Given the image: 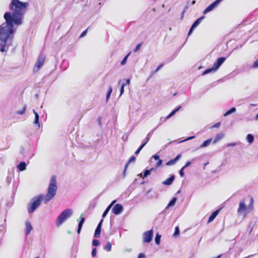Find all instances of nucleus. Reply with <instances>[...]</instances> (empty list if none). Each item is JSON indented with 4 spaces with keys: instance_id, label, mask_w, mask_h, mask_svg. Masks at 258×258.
I'll return each instance as SVG.
<instances>
[{
    "instance_id": "21",
    "label": "nucleus",
    "mask_w": 258,
    "mask_h": 258,
    "mask_svg": "<svg viewBox=\"0 0 258 258\" xmlns=\"http://www.w3.org/2000/svg\"><path fill=\"white\" fill-rule=\"evenodd\" d=\"M236 111V108L233 107L227 110L224 114V116L230 115V114Z\"/></svg>"
},
{
    "instance_id": "10",
    "label": "nucleus",
    "mask_w": 258,
    "mask_h": 258,
    "mask_svg": "<svg viewBox=\"0 0 258 258\" xmlns=\"http://www.w3.org/2000/svg\"><path fill=\"white\" fill-rule=\"evenodd\" d=\"M225 60L226 58L225 57L218 58L217 61L214 63L213 67L217 71Z\"/></svg>"
},
{
    "instance_id": "58",
    "label": "nucleus",
    "mask_w": 258,
    "mask_h": 258,
    "mask_svg": "<svg viewBox=\"0 0 258 258\" xmlns=\"http://www.w3.org/2000/svg\"><path fill=\"white\" fill-rule=\"evenodd\" d=\"M148 142L146 141V140H145V139H144V141H143V142H142V144L143 146H145L147 144V143H148Z\"/></svg>"
},
{
    "instance_id": "20",
    "label": "nucleus",
    "mask_w": 258,
    "mask_h": 258,
    "mask_svg": "<svg viewBox=\"0 0 258 258\" xmlns=\"http://www.w3.org/2000/svg\"><path fill=\"white\" fill-rule=\"evenodd\" d=\"M216 71H217V70L215 69L214 67H213L212 68L207 69L205 71H204L202 73V75H205L210 73L215 72Z\"/></svg>"
},
{
    "instance_id": "55",
    "label": "nucleus",
    "mask_w": 258,
    "mask_h": 258,
    "mask_svg": "<svg viewBox=\"0 0 258 258\" xmlns=\"http://www.w3.org/2000/svg\"><path fill=\"white\" fill-rule=\"evenodd\" d=\"M108 212L106 210L104 211V212H103V214H102V218H104L105 217V216L107 215V214H108Z\"/></svg>"
},
{
    "instance_id": "23",
    "label": "nucleus",
    "mask_w": 258,
    "mask_h": 258,
    "mask_svg": "<svg viewBox=\"0 0 258 258\" xmlns=\"http://www.w3.org/2000/svg\"><path fill=\"white\" fill-rule=\"evenodd\" d=\"M101 230V229L96 227L94 234V236L96 238L99 237L100 236Z\"/></svg>"
},
{
    "instance_id": "35",
    "label": "nucleus",
    "mask_w": 258,
    "mask_h": 258,
    "mask_svg": "<svg viewBox=\"0 0 258 258\" xmlns=\"http://www.w3.org/2000/svg\"><path fill=\"white\" fill-rule=\"evenodd\" d=\"M179 232H180L179 229L178 227L176 226L175 228V231L173 234V235L175 236L178 235L179 234Z\"/></svg>"
},
{
    "instance_id": "48",
    "label": "nucleus",
    "mask_w": 258,
    "mask_h": 258,
    "mask_svg": "<svg viewBox=\"0 0 258 258\" xmlns=\"http://www.w3.org/2000/svg\"><path fill=\"white\" fill-rule=\"evenodd\" d=\"M103 221V219L101 220V221L99 222V223H98L97 227V228H99L100 229H101V226H102V222Z\"/></svg>"
},
{
    "instance_id": "62",
    "label": "nucleus",
    "mask_w": 258,
    "mask_h": 258,
    "mask_svg": "<svg viewBox=\"0 0 258 258\" xmlns=\"http://www.w3.org/2000/svg\"><path fill=\"white\" fill-rule=\"evenodd\" d=\"M140 150H139L138 149L136 151V152H135V154L136 155H138L139 154V153L140 152Z\"/></svg>"
},
{
    "instance_id": "13",
    "label": "nucleus",
    "mask_w": 258,
    "mask_h": 258,
    "mask_svg": "<svg viewBox=\"0 0 258 258\" xmlns=\"http://www.w3.org/2000/svg\"><path fill=\"white\" fill-rule=\"evenodd\" d=\"M85 219L84 217H82V214L80 216V221L79 222L78 224V227L77 229V233L78 234H80V232L81 231L82 228L83 227V225L85 222Z\"/></svg>"
},
{
    "instance_id": "30",
    "label": "nucleus",
    "mask_w": 258,
    "mask_h": 258,
    "mask_svg": "<svg viewBox=\"0 0 258 258\" xmlns=\"http://www.w3.org/2000/svg\"><path fill=\"white\" fill-rule=\"evenodd\" d=\"M26 109V106L25 105L24 106V107L21 110H18L17 111V114L22 115L25 113Z\"/></svg>"
},
{
    "instance_id": "42",
    "label": "nucleus",
    "mask_w": 258,
    "mask_h": 258,
    "mask_svg": "<svg viewBox=\"0 0 258 258\" xmlns=\"http://www.w3.org/2000/svg\"><path fill=\"white\" fill-rule=\"evenodd\" d=\"M96 253H97V250H96V248H94L93 249H92V255L93 256H96Z\"/></svg>"
},
{
    "instance_id": "44",
    "label": "nucleus",
    "mask_w": 258,
    "mask_h": 258,
    "mask_svg": "<svg viewBox=\"0 0 258 258\" xmlns=\"http://www.w3.org/2000/svg\"><path fill=\"white\" fill-rule=\"evenodd\" d=\"M195 138V136H191V137H188L187 138H186V139H185V140H184L183 141H181L180 142H184V141H188V140L193 139Z\"/></svg>"
},
{
    "instance_id": "51",
    "label": "nucleus",
    "mask_w": 258,
    "mask_h": 258,
    "mask_svg": "<svg viewBox=\"0 0 258 258\" xmlns=\"http://www.w3.org/2000/svg\"><path fill=\"white\" fill-rule=\"evenodd\" d=\"M236 145V143H229L227 145V147H233V146H235Z\"/></svg>"
},
{
    "instance_id": "57",
    "label": "nucleus",
    "mask_w": 258,
    "mask_h": 258,
    "mask_svg": "<svg viewBox=\"0 0 258 258\" xmlns=\"http://www.w3.org/2000/svg\"><path fill=\"white\" fill-rule=\"evenodd\" d=\"M98 120L99 125V126H101V117H99L98 118Z\"/></svg>"
},
{
    "instance_id": "16",
    "label": "nucleus",
    "mask_w": 258,
    "mask_h": 258,
    "mask_svg": "<svg viewBox=\"0 0 258 258\" xmlns=\"http://www.w3.org/2000/svg\"><path fill=\"white\" fill-rule=\"evenodd\" d=\"M224 136H225V134L223 133H220L218 134L216 136L214 140H213V144L216 143L217 142L219 141L220 140L223 139L224 138Z\"/></svg>"
},
{
    "instance_id": "38",
    "label": "nucleus",
    "mask_w": 258,
    "mask_h": 258,
    "mask_svg": "<svg viewBox=\"0 0 258 258\" xmlns=\"http://www.w3.org/2000/svg\"><path fill=\"white\" fill-rule=\"evenodd\" d=\"M185 168H183V167H182L181 169L179 170V174L181 177H183L184 175V169Z\"/></svg>"
},
{
    "instance_id": "9",
    "label": "nucleus",
    "mask_w": 258,
    "mask_h": 258,
    "mask_svg": "<svg viewBox=\"0 0 258 258\" xmlns=\"http://www.w3.org/2000/svg\"><path fill=\"white\" fill-rule=\"evenodd\" d=\"M123 208L121 205L117 204L115 205L112 209V212L115 215L120 214L123 211Z\"/></svg>"
},
{
    "instance_id": "6",
    "label": "nucleus",
    "mask_w": 258,
    "mask_h": 258,
    "mask_svg": "<svg viewBox=\"0 0 258 258\" xmlns=\"http://www.w3.org/2000/svg\"><path fill=\"white\" fill-rule=\"evenodd\" d=\"M223 0H216L215 2L210 4L203 12L204 14H206L216 8L222 1Z\"/></svg>"
},
{
    "instance_id": "40",
    "label": "nucleus",
    "mask_w": 258,
    "mask_h": 258,
    "mask_svg": "<svg viewBox=\"0 0 258 258\" xmlns=\"http://www.w3.org/2000/svg\"><path fill=\"white\" fill-rule=\"evenodd\" d=\"M87 30H88V29H86L85 31H84L80 35V37H84L87 34Z\"/></svg>"
},
{
    "instance_id": "39",
    "label": "nucleus",
    "mask_w": 258,
    "mask_h": 258,
    "mask_svg": "<svg viewBox=\"0 0 258 258\" xmlns=\"http://www.w3.org/2000/svg\"><path fill=\"white\" fill-rule=\"evenodd\" d=\"M141 45H142V44H141V43H140V44H138V45L136 46V48L134 49V51L135 52H137V51H138L140 49L141 46Z\"/></svg>"
},
{
    "instance_id": "12",
    "label": "nucleus",
    "mask_w": 258,
    "mask_h": 258,
    "mask_svg": "<svg viewBox=\"0 0 258 258\" xmlns=\"http://www.w3.org/2000/svg\"><path fill=\"white\" fill-rule=\"evenodd\" d=\"M25 234L26 235H28L30 234L31 230L33 229V227L31 225V223L28 221H27L25 222Z\"/></svg>"
},
{
    "instance_id": "60",
    "label": "nucleus",
    "mask_w": 258,
    "mask_h": 258,
    "mask_svg": "<svg viewBox=\"0 0 258 258\" xmlns=\"http://www.w3.org/2000/svg\"><path fill=\"white\" fill-rule=\"evenodd\" d=\"M116 202V200H114L109 205V206H110L111 207H112L115 203V202Z\"/></svg>"
},
{
    "instance_id": "50",
    "label": "nucleus",
    "mask_w": 258,
    "mask_h": 258,
    "mask_svg": "<svg viewBox=\"0 0 258 258\" xmlns=\"http://www.w3.org/2000/svg\"><path fill=\"white\" fill-rule=\"evenodd\" d=\"M181 108V106L179 105L176 108L174 109L173 111L175 112V113L177 112L178 111H179Z\"/></svg>"
},
{
    "instance_id": "45",
    "label": "nucleus",
    "mask_w": 258,
    "mask_h": 258,
    "mask_svg": "<svg viewBox=\"0 0 258 258\" xmlns=\"http://www.w3.org/2000/svg\"><path fill=\"white\" fill-rule=\"evenodd\" d=\"M163 66V64L162 63L160 64L157 69L155 70V71L157 73L158 72Z\"/></svg>"
},
{
    "instance_id": "32",
    "label": "nucleus",
    "mask_w": 258,
    "mask_h": 258,
    "mask_svg": "<svg viewBox=\"0 0 258 258\" xmlns=\"http://www.w3.org/2000/svg\"><path fill=\"white\" fill-rule=\"evenodd\" d=\"M125 86V84L123 82L121 83V87L120 89V96H121L124 92V88Z\"/></svg>"
},
{
    "instance_id": "15",
    "label": "nucleus",
    "mask_w": 258,
    "mask_h": 258,
    "mask_svg": "<svg viewBox=\"0 0 258 258\" xmlns=\"http://www.w3.org/2000/svg\"><path fill=\"white\" fill-rule=\"evenodd\" d=\"M174 179H175V175H172L169 178H168L167 179H166L165 181H164L162 182V184L164 185H170L172 183V182L174 180Z\"/></svg>"
},
{
    "instance_id": "1",
    "label": "nucleus",
    "mask_w": 258,
    "mask_h": 258,
    "mask_svg": "<svg viewBox=\"0 0 258 258\" xmlns=\"http://www.w3.org/2000/svg\"><path fill=\"white\" fill-rule=\"evenodd\" d=\"M28 6L27 2L19 0H11L9 8L11 12H6L4 15L5 22L0 26V51L7 52L12 45L14 38V26H20L23 20L26 9Z\"/></svg>"
},
{
    "instance_id": "19",
    "label": "nucleus",
    "mask_w": 258,
    "mask_h": 258,
    "mask_svg": "<svg viewBox=\"0 0 258 258\" xmlns=\"http://www.w3.org/2000/svg\"><path fill=\"white\" fill-rule=\"evenodd\" d=\"M177 201V198L175 197L173 198L169 202L167 206L166 207V209L174 206Z\"/></svg>"
},
{
    "instance_id": "47",
    "label": "nucleus",
    "mask_w": 258,
    "mask_h": 258,
    "mask_svg": "<svg viewBox=\"0 0 258 258\" xmlns=\"http://www.w3.org/2000/svg\"><path fill=\"white\" fill-rule=\"evenodd\" d=\"M181 157V154H178L174 159H173L176 162L177 161H178L180 158Z\"/></svg>"
},
{
    "instance_id": "26",
    "label": "nucleus",
    "mask_w": 258,
    "mask_h": 258,
    "mask_svg": "<svg viewBox=\"0 0 258 258\" xmlns=\"http://www.w3.org/2000/svg\"><path fill=\"white\" fill-rule=\"evenodd\" d=\"M112 244L110 242H108L105 245L104 249L107 251H110L111 250Z\"/></svg>"
},
{
    "instance_id": "29",
    "label": "nucleus",
    "mask_w": 258,
    "mask_h": 258,
    "mask_svg": "<svg viewBox=\"0 0 258 258\" xmlns=\"http://www.w3.org/2000/svg\"><path fill=\"white\" fill-rule=\"evenodd\" d=\"M153 170V168H152L151 169H146L145 170L144 172V176L143 177L145 178L146 177H147V176H148L152 170Z\"/></svg>"
},
{
    "instance_id": "14",
    "label": "nucleus",
    "mask_w": 258,
    "mask_h": 258,
    "mask_svg": "<svg viewBox=\"0 0 258 258\" xmlns=\"http://www.w3.org/2000/svg\"><path fill=\"white\" fill-rule=\"evenodd\" d=\"M33 113L35 115V119L34 121V124L36 126H37L38 128L40 127V123H39V116L38 113L35 110H33Z\"/></svg>"
},
{
    "instance_id": "46",
    "label": "nucleus",
    "mask_w": 258,
    "mask_h": 258,
    "mask_svg": "<svg viewBox=\"0 0 258 258\" xmlns=\"http://www.w3.org/2000/svg\"><path fill=\"white\" fill-rule=\"evenodd\" d=\"M191 162L190 161H188L186 162L185 165L183 167V168H185L189 166L191 164Z\"/></svg>"
},
{
    "instance_id": "28",
    "label": "nucleus",
    "mask_w": 258,
    "mask_h": 258,
    "mask_svg": "<svg viewBox=\"0 0 258 258\" xmlns=\"http://www.w3.org/2000/svg\"><path fill=\"white\" fill-rule=\"evenodd\" d=\"M130 54H131V52H129L126 56H125L124 57V58H123V59L121 60V61L120 62L121 65L123 66L126 63L127 59L128 56L130 55Z\"/></svg>"
},
{
    "instance_id": "25",
    "label": "nucleus",
    "mask_w": 258,
    "mask_h": 258,
    "mask_svg": "<svg viewBox=\"0 0 258 258\" xmlns=\"http://www.w3.org/2000/svg\"><path fill=\"white\" fill-rule=\"evenodd\" d=\"M161 237V236L158 233H156L155 238V243L158 245L159 244L160 242Z\"/></svg>"
},
{
    "instance_id": "53",
    "label": "nucleus",
    "mask_w": 258,
    "mask_h": 258,
    "mask_svg": "<svg viewBox=\"0 0 258 258\" xmlns=\"http://www.w3.org/2000/svg\"><path fill=\"white\" fill-rule=\"evenodd\" d=\"M153 158L155 160H158L159 159H159V156L158 155H157V154H156V155H154V156H153Z\"/></svg>"
},
{
    "instance_id": "43",
    "label": "nucleus",
    "mask_w": 258,
    "mask_h": 258,
    "mask_svg": "<svg viewBox=\"0 0 258 258\" xmlns=\"http://www.w3.org/2000/svg\"><path fill=\"white\" fill-rule=\"evenodd\" d=\"M123 81H125V82L124 83L123 82V83L125 84V86H126V85L130 84L131 80L130 79H124L123 80Z\"/></svg>"
},
{
    "instance_id": "4",
    "label": "nucleus",
    "mask_w": 258,
    "mask_h": 258,
    "mask_svg": "<svg viewBox=\"0 0 258 258\" xmlns=\"http://www.w3.org/2000/svg\"><path fill=\"white\" fill-rule=\"evenodd\" d=\"M45 59V55L42 53H41L39 54L38 59L34 67L33 71L34 72H37L42 67V66L43 65Z\"/></svg>"
},
{
    "instance_id": "49",
    "label": "nucleus",
    "mask_w": 258,
    "mask_h": 258,
    "mask_svg": "<svg viewBox=\"0 0 258 258\" xmlns=\"http://www.w3.org/2000/svg\"><path fill=\"white\" fill-rule=\"evenodd\" d=\"M154 131L155 130H153V131H151L150 133H148L146 137H149V138L150 139Z\"/></svg>"
},
{
    "instance_id": "33",
    "label": "nucleus",
    "mask_w": 258,
    "mask_h": 258,
    "mask_svg": "<svg viewBox=\"0 0 258 258\" xmlns=\"http://www.w3.org/2000/svg\"><path fill=\"white\" fill-rule=\"evenodd\" d=\"M99 244H100V242L98 240L96 239L93 240L92 244L93 246H97L99 245Z\"/></svg>"
},
{
    "instance_id": "5",
    "label": "nucleus",
    "mask_w": 258,
    "mask_h": 258,
    "mask_svg": "<svg viewBox=\"0 0 258 258\" xmlns=\"http://www.w3.org/2000/svg\"><path fill=\"white\" fill-rule=\"evenodd\" d=\"M153 235V230L147 231L143 234V242L149 243L152 240Z\"/></svg>"
},
{
    "instance_id": "27",
    "label": "nucleus",
    "mask_w": 258,
    "mask_h": 258,
    "mask_svg": "<svg viewBox=\"0 0 258 258\" xmlns=\"http://www.w3.org/2000/svg\"><path fill=\"white\" fill-rule=\"evenodd\" d=\"M136 160V157L134 156H132L130 159H129V160L128 161V162L126 163L125 165V170L126 169V168L128 166V165L130 164V163L132 162H134Z\"/></svg>"
},
{
    "instance_id": "37",
    "label": "nucleus",
    "mask_w": 258,
    "mask_h": 258,
    "mask_svg": "<svg viewBox=\"0 0 258 258\" xmlns=\"http://www.w3.org/2000/svg\"><path fill=\"white\" fill-rule=\"evenodd\" d=\"M252 68L254 69L258 68V58L253 62Z\"/></svg>"
},
{
    "instance_id": "24",
    "label": "nucleus",
    "mask_w": 258,
    "mask_h": 258,
    "mask_svg": "<svg viewBox=\"0 0 258 258\" xmlns=\"http://www.w3.org/2000/svg\"><path fill=\"white\" fill-rule=\"evenodd\" d=\"M112 92V88L111 86H109L106 94V101H107L110 96V95Z\"/></svg>"
},
{
    "instance_id": "7",
    "label": "nucleus",
    "mask_w": 258,
    "mask_h": 258,
    "mask_svg": "<svg viewBox=\"0 0 258 258\" xmlns=\"http://www.w3.org/2000/svg\"><path fill=\"white\" fill-rule=\"evenodd\" d=\"M204 18H205V16H202V17H200L199 18H198L197 20H196L194 22V23L191 25V26L188 31V36H189L190 34H191V33L193 32V30L200 25V24L204 19Z\"/></svg>"
},
{
    "instance_id": "52",
    "label": "nucleus",
    "mask_w": 258,
    "mask_h": 258,
    "mask_svg": "<svg viewBox=\"0 0 258 258\" xmlns=\"http://www.w3.org/2000/svg\"><path fill=\"white\" fill-rule=\"evenodd\" d=\"M165 117H161L160 118V123L159 124V125H161L162 124L163 122H165L166 121H164V119H165Z\"/></svg>"
},
{
    "instance_id": "8",
    "label": "nucleus",
    "mask_w": 258,
    "mask_h": 258,
    "mask_svg": "<svg viewBox=\"0 0 258 258\" xmlns=\"http://www.w3.org/2000/svg\"><path fill=\"white\" fill-rule=\"evenodd\" d=\"M247 207L245 204L244 200H241L239 204V207L237 209V213L238 214H243L245 216L247 213L246 212Z\"/></svg>"
},
{
    "instance_id": "31",
    "label": "nucleus",
    "mask_w": 258,
    "mask_h": 258,
    "mask_svg": "<svg viewBox=\"0 0 258 258\" xmlns=\"http://www.w3.org/2000/svg\"><path fill=\"white\" fill-rule=\"evenodd\" d=\"M175 114V112L173 110L171 112V113L168 114L165 118L164 119V121H166L168 119H169L170 117H171L173 115H174Z\"/></svg>"
},
{
    "instance_id": "18",
    "label": "nucleus",
    "mask_w": 258,
    "mask_h": 258,
    "mask_svg": "<svg viewBox=\"0 0 258 258\" xmlns=\"http://www.w3.org/2000/svg\"><path fill=\"white\" fill-rule=\"evenodd\" d=\"M212 141V139H210L206 141H205L202 144H201L200 146V148L207 147L209 146V145L211 144V143Z\"/></svg>"
},
{
    "instance_id": "2",
    "label": "nucleus",
    "mask_w": 258,
    "mask_h": 258,
    "mask_svg": "<svg viewBox=\"0 0 258 258\" xmlns=\"http://www.w3.org/2000/svg\"><path fill=\"white\" fill-rule=\"evenodd\" d=\"M56 178L55 176H51L47 192L45 196L41 194L33 197L27 205V211L29 214L33 213L41 205L42 200L45 204L48 203L55 196L57 191Z\"/></svg>"
},
{
    "instance_id": "61",
    "label": "nucleus",
    "mask_w": 258,
    "mask_h": 258,
    "mask_svg": "<svg viewBox=\"0 0 258 258\" xmlns=\"http://www.w3.org/2000/svg\"><path fill=\"white\" fill-rule=\"evenodd\" d=\"M111 207H111L110 206H109H109L107 207V208L106 209V210H106V211H107L108 212L109 211V210H110V208H111Z\"/></svg>"
},
{
    "instance_id": "17",
    "label": "nucleus",
    "mask_w": 258,
    "mask_h": 258,
    "mask_svg": "<svg viewBox=\"0 0 258 258\" xmlns=\"http://www.w3.org/2000/svg\"><path fill=\"white\" fill-rule=\"evenodd\" d=\"M26 163L22 161L17 165V168L19 171H23L26 169Z\"/></svg>"
},
{
    "instance_id": "34",
    "label": "nucleus",
    "mask_w": 258,
    "mask_h": 258,
    "mask_svg": "<svg viewBox=\"0 0 258 258\" xmlns=\"http://www.w3.org/2000/svg\"><path fill=\"white\" fill-rule=\"evenodd\" d=\"M176 163L174 159H171L166 163V165L167 166H170L175 164Z\"/></svg>"
},
{
    "instance_id": "36",
    "label": "nucleus",
    "mask_w": 258,
    "mask_h": 258,
    "mask_svg": "<svg viewBox=\"0 0 258 258\" xmlns=\"http://www.w3.org/2000/svg\"><path fill=\"white\" fill-rule=\"evenodd\" d=\"M189 6H190V2H189V1H188V2H187L186 5H185V6L184 7V10H183V12H182V15H183V14H184V13H185V12L186 11V10H187V9H188V8H189Z\"/></svg>"
},
{
    "instance_id": "11",
    "label": "nucleus",
    "mask_w": 258,
    "mask_h": 258,
    "mask_svg": "<svg viewBox=\"0 0 258 258\" xmlns=\"http://www.w3.org/2000/svg\"><path fill=\"white\" fill-rule=\"evenodd\" d=\"M221 209H217V210L213 212L212 214L210 216L208 219V223H211L212 222L215 218L216 217V216L219 214V212L220 211Z\"/></svg>"
},
{
    "instance_id": "64",
    "label": "nucleus",
    "mask_w": 258,
    "mask_h": 258,
    "mask_svg": "<svg viewBox=\"0 0 258 258\" xmlns=\"http://www.w3.org/2000/svg\"><path fill=\"white\" fill-rule=\"evenodd\" d=\"M196 4V1L194 0L192 1L191 3L190 4V5H194Z\"/></svg>"
},
{
    "instance_id": "63",
    "label": "nucleus",
    "mask_w": 258,
    "mask_h": 258,
    "mask_svg": "<svg viewBox=\"0 0 258 258\" xmlns=\"http://www.w3.org/2000/svg\"><path fill=\"white\" fill-rule=\"evenodd\" d=\"M144 147V146H143L142 144H141V145L139 147V148H138V149L140 151H141V150Z\"/></svg>"
},
{
    "instance_id": "56",
    "label": "nucleus",
    "mask_w": 258,
    "mask_h": 258,
    "mask_svg": "<svg viewBox=\"0 0 258 258\" xmlns=\"http://www.w3.org/2000/svg\"><path fill=\"white\" fill-rule=\"evenodd\" d=\"M220 125V122H217L213 126V127H219Z\"/></svg>"
},
{
    "instance_id": "3",
    "label": "nucleus",
    "mask_w": 258,
    "mask_h": 258,
    "mask_svg": "<svg viewBox=\"0 0 258 258\" xmlns=\"http://www.w3.org/2000/svg\"><path fill=\"white\" fill-rule=\"evenodd\" d=\"M73 214V211L72 209L68 208L63 211L57 218L56 220V226L57 227L60 226L62 225L67 219L70 218Z\"/></svg>"
},
{
    "instance_id": "54",
    "label": "nucleus",
    "mask_w": 258,
    "mask_h": 258,
    "mask_svg": "<svg viewBox=\"0 0 258 258\" xmlns=\"http://www.w3.org/2000/svg\"><path fill=\"white\" fill-rule=\"evenodd\" d=\"M138 258H145V255L143 253H140L139 255H138Z\"/></svg>"
},
{
    "instance_id": "22",
    "label": "nucleus",
    "mask_w": 258,
    "mask_h": 258,
    "mask_svg": "<svg viewBox=\"0 0 258 258\" xmlns=\"http://www.w3.org/2000/svg\"><path fill=\"white\" fill-rule=\"evenodd\" d=\"M246 140L249 143L251 144L254 140L253 136L252 134H248L246 137Z\"/></svg>"
},
{
    "instance_id": "41",
    "label": "nucleus",
    "mask_w": 258,
    "mask_h": 258,
    "mask_svg": "<svg viewBox=\"0 0 258 258\" xmlns=\"http://www.w3.org/2000/svg\"><path fill=\"white\" fill-rule=\"evenodd\" d=\"M162 163V160L161 159H159L156 164V167H159L160 165H161Z\"/></svg>"
},
{
    "instance_id": "59",
    "label": "nucleus",
    "mask_w": 258,
    "mask_h": 258,
    "mask_svg": "<svg viewBox=\"0 0 258 258\" xmlns=\"http://www.w3.org/2000/svg\"><path fill=\"white\" fill-rule=\"evenodd\" d=\"M156 73V72L155 71L151 72V75H150V78H151V77H152L153 76V75H154Z\"/></svg>"
}]
</instances>
